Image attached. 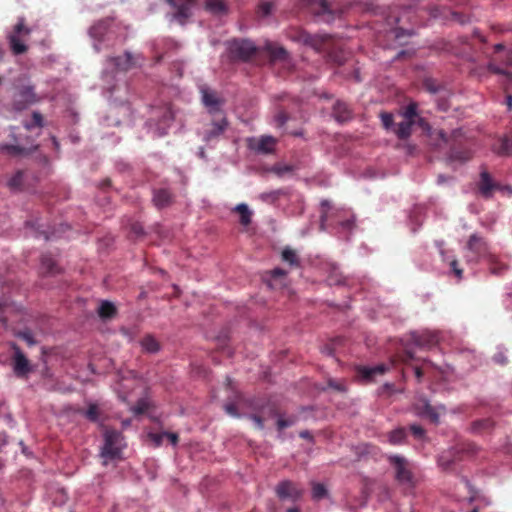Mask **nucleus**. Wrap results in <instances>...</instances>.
Masks as SVG:
<instances>
[{"mask_svg":"<svg viewBox=\"0 0 512 512\" xmlns=\"http://www.w3.org/2000/svg\"><path fill=\"white\" fill-rule=\"evenodd\" d=\"M433 145L438 148L449 146V159L451 161L465 162L471 159V151L462 147L463 133L461 129H455L450 135L444 130H436L430 135Z\"/></svg>","mask_w":512,"mask_h":512,"instance_id":"f257e3e1","label":"nucleus"},{"mask_svg":"<svg viewBox=\"0 0 512 512\" xmlns=\"http://www.w3.org/2000/svg\"><path fill=\"white\" fill-rule=\"evenodd\" d=\"M39 100L35 87L27 76H20L15 80L12 94V106L15 110L22 111Z\"/></svg>","mask_w":512,"mask_h":512,"instance_id":"f03ea898","label":"nucleus"},{"mask_svg":"<svg viewBox=\"0 0 512 512\" xmlns=\"http://www.w3.org/2000/svg\"><path fill=\"white\" fill-rule=\"evenodd\" d=\"M104 444L101 448V457L105 459L104 464L107 460H118L122 458V450L125 446L123 443L124 437L121 432L105 427L104 432Z\"/></svg>","mask_w":512,"mask_h":512,"instance_id":"7ed1b4c3","label":"nucleus"},{"mask_svg":"<svg viewBox=\"0 0 512 512\" xmlns=\"http://www.w3.org/2000/svg\"><path fill=\"white\" fill-rule=\"evenodd\" d=\"M387 461L394 469L395 480L398 484L406 488H413L415 486L416 478L412 471L411 463L407 458L401 455H389Z\"/></svg>","mask_w":512,"mask_h":512,"instance_id":"20e7f679","label":"nucleus"},{"mask_svg":"<svg viewBox=\"0 0 512 512\" xmlns=\"http://www.w3.org/2000/svg\"><path fill=\"white\" fill-rule=\"evenodd\" d=\"M478 447L472 442H461L452 449L443 452L438 463L444 470H451L453 465L464 458V456H472L476 454Z\"/></svg>","mask_w":512,"mask_h":512,"instance_id":"39448f33","label":"nucleus"},{"mask_svg":"<svg viewBox=\"0 0 512 512\" xmlns=\"http://www.w3.org/2000/svg\"><path fill=\"white\" fill-rule=\"evenodd\" d=\"M228 50L233 59L247 61L258 52L256 45L247 39H234L229 42Z\"/></svg>","mask_w":512,"mask_h":512,"instance_id":"423d86ee","label":"nucleus"},{"mask_svg":"<svg viewBox=\"0 0 512 512\" xmlns=\"http://www.w3.org/2000/svg\"><path fill=\"white\" fill-rule=\"evenodd\" d=\"M31 30L25 26L24 19L21 18L14 26L12 33L8 36L10 49L14 55L24 54L28 47L23 43L21 37L28 36Z\"/></svg>","mask_w":512,"mask_h":512,"instance_id":"0eeeda50","label":"nucleus"},{"mask_svg":"<svg viewBox=\"0 0 512 512\" xmlns=\"http://www.w3.org/2000/svg\"><path fill=\"white\" fill-rule=\"evenodd\" d=\"M415 414L421 418L428 419L432 424L437 425L440 417L446 413L444 405L433 406L426 399L420 400L414 405Z\"/></svg>","mask_w":512,"mask_h":512,"instance_id":"6e6552de","label":"nucleus"},{"mask_svg":"<svg viewBox=\"0 0 512 512\" xmlns=\"http://www.w3.org/2000/svg\"><path fill=\"white\" fill-rule=\"evenodd\" d=\"M172 8V20H175L180 25L186 24L188 19L192 16V8L197 0H165Z\"/></svg>","mask_w":512,"mask_h":512,"instance_id":"1a4fd4ad","label":"nucleus"},{"mask_svg":"<svg viewBox=\"0 0 512 512\" xmlns=\"http://www.w3.org/2000/svg\"><path fill=\"white\" fill-rule=\"evenodd\" d=\"M291 37L293 40L308 45L317 51L325 50L327 48V42L330 39V36L328 34L313 35L302 29L295 31Z\"/></svg>","mask_w":512,"mask_h":512,"instance_id":"9d476101","label":"nucleus"},{"mask_svg":"<svg viewBox=\"0 0 512 512\" xmlns=\"http://www.w3.org/2000/svg\"><path fill=\"white\" fill-rule=\"evenodd\" d=\"M467 258L469 261H479L480 258H488L490 253L487 242L477 234H472L467 242Z\"/></svg>","mask_w":512,"mask_h":512,"instance_id":"9b49d317","label":"nucleus"},{"mask_svg":"<svg viewBox=\"0 0 512 512\" xmlns=\"http://www.w3.org/2000/svg\"><path fill=\"white\" fill-rule=\"evenodd\" d=\"M10 346L13 350L12 366L15 375L18 378H27L28 374L32 371L29 360L16 343H11Z\"/></svg>","mask_w":512,"mask_h":512,"instance_id":"f8f14e48","label":"nucleus"},{"mask_svg":"<svg viewBox=\"0 0 512 512\" xmlns=\"http://www.w3.org/2000/svg\"><path fill=\"white\" fill-rule=\"evenodd\" d=\"M275 493L280 500L296 502L303 496L304 490L290 480H283L275 487Z\"/></svg>","mask_w":512,"mask_h":512,"instance_id":"ddd939ff","label":"nucleus"},{"mask_svg":"<svg viewBox=\"0 0 512 512\" xmlns=\"http://www.w3.org/2000/svg\"><path fill=\"white\" fill-rule=\"evenodd\" d=\"M478 189L480 194L484 198H491L494 191H508L512 193V187L510 186H502L501 184L494 182L491 175L487 171H482L480 173V180L478 182Z\"/></svg>","mask_w":512,"mask_h":512,"instance_id":"4468645a","label":"nucleus"},{"mask_svg":"<svg viewBox=\"0 0 512 512\" xmlns=\"http://www.w3.org/2000/svg\"><path fill=\"white\" fill-rule=\"evenodd\" d=\"M229 122L224 114L213 115V119L204 132L203 139L206 142L218 139L228 128Z\"/></svg>","mask_w":512,"mask_h":512,"instance_id":"2eb2a0df","label":"nucleus"},{"mask_svg":"<svg viewBox=\"0 0 512 512\" xmlns=\"http://www.w3.org/2000/svg\"><path fill=\"white\" fill-rule=\"evenodd\" d=\"M355 370L359 381L367 384L373 382L377 375H384L389 370V366L386 364H378L374 367L357 366Z\"/></svg>","mask_w":512,"mask_h":512,"instance_id":"dca6fc26","label":"nucleus"},{"mask_svg":"<svg viewBox=\"0 0 512 512\" xmlns=\"http://www.w3.org/2000/svg\"><path fill=\"white\" fill-rule=\"evenodd\" d=\"M411 341L420 348L430 349L438 344L439 336L438 333L431 331L413 332Z\"/></svg>","mask_w":512,"mask_h":512,"instance_id":"f3484780","label":"nucleus"},{"mask_svg":"<svg viewBox=\"0 0 512 512\" xmlns=\"http://www.w3.org/2000/svg\"><path fill=\"white\" fill-rule=\"evenodd\" d=\"M202 100L211 115L223 114L221 106L224 101L217 96L216 92L209 89H202Z\"/></svg>","mask_w":512,"mask_h":512,"instance_id":"a211bd4d","label":"nucleus"},{"mask_svg":"<svg viewBox=\"0 0 512 512\" xmlns=\"http://www.w3.org/2000/svg\"><path fill=\"white\" fill-rule=\"evenodd\" d=\"M431 15L434 18L450 19L454 22L465 24L470 21V18L462 12L452 11L448 8L434 7L431 10Z\"/></svg>","mask_w":512,"mask_h":512,"instance_id":"6ab92c4d","label":"nucleus"},{"mask_svg":"<svg viewBox=\"0 0 512 512\" xmlns=\"http://www.w3.org/2000/svg\"><path fill=\"white\" fill-rule=\"evenodd\" d=\"M159 119L157 121V136L161 137L167 134V129L174 121V112L170 105H166L159 110Z\"/></svg>","mask_w":512,"mask_h":512,"instance_id":"aec40b11","label":"nucleus"},{"mask_svg":"<svg viewBox=\"0 0 512 512\" xmlns=\"http://www.w3.org/2000/svg\"><path fill=\"white\" fill-rule=\"evenodd\" d=\"M138 58L139 56L125 52L122 56L111 57L109 61L114 65L117 71L126 72L136 67Z\"/></svg>","mask_w":512,"mask_h":512,"instance_id":"412c9836","label":"nucleus"},{"mask_svg":"<svg viewBox=\"0 0 512 512\" xmlns=\"http://www.w3.org/2000/svg\"><path fill=\"white\" fill-rule=\"evenodd\" d=\"M112 24H113L112 18H105V19L98 21L90 28L89 32H90L91 37L97 39L98 41H104L106 39V37L108 36V34L110 33Z\"/></svg>","mask_w":512,"mask_h":512,"instance_id":"4be33fe9","label":"nucleus"},{"mask_svg":"<svg viewBox=\"0 0 512 512\" xmlns=\"http://www.w3.org/2000/svg\"><path fill=\"white\" fill-rule=\"evenodd\" d=\"M276 139L272 136H261L259 139L254 140L250 147L261 154H271L275 150Z\"/></svg>","mask_w":512,"mask_h":512,"instance_id":"5701e85b","label":"nucleus"},{"mask_svg":"<svg viewBox=\"0 0 512 512\" xmlns=\"http://www.w3.org/2000/svg\"><path fill=\"white\" fill-rule=\"evenodd\" d=\"M174 200V195L172 192L167 188H159L154 189L153 191V204L158 209H163L165 207H168L172 204Z\"/></svg>","mask_w":512,"mask_h":512,"instance_id":"b1692460","label":"nucleus"},{"mask_svg":"<svg viewBox=\"0 0 512 512\" xmlns=\"http://www.w3.org/2000/svg\"><path fill=\"white\" fill-rule=\"evenodd\" d=\"M307 4L315 15L325 17V21L333 19V13L326 0H307Z\"/></svg>","mask_w":512,"mask_h":512,"instance_id":"393cba45","label":"nucleus"},{"mask_svg":"<svg viewBox=\"0 0 512 512\" xmlns=\"http://www.w3.org/2000/svg\"><path fill=\"white\" fill-rule=\"evenodd\" d=\"M204 9L213 15H224L229 11L225 0H202Z\"/></svg>","mask_w":512,"mask_h":512,"instance_id":"a878e982","label":"nucleus"},{"mask_svg":"<svg viewBox=\"0 0 512 512\" xmlns=\"http://www.w3.org/2000/svg\"><path fill=\"white\" fill-rule=\"evenodd\" d=\"M142 350L146 353L155 354L160 351V342L152 335L146 334L140 341Z\"/></svg>","mask_w":512,"mask_h":512,"instance_id":"bb28decb","label":"nucleus"},{"mask_svg":"<svg viewBox=\"0 0 512 512\" xmlns=\"http://www.w3.org/2000/svg\"><path fill=\"white\" fill-rule=\"evenodd\" d=\"M265 49L272 61H286L288 59V52L281 46L267 43Z\"/></svg>","mask_w":512,"mask_h":512,"instance_id":"cd10ccee","label":"nucleus"},{"mask_svg":"<svg viewBox=\"0 0 512 512\" xmlns=\"http://www.w3.org/2000/svg\"><path fill=\"white\" fill-rule=\"evenodd\" d=\"M494 427V422L489 419L475 420L471 424V432L475 434H485L490 432Z\"/></svg>","mask_w":512,"mask_h":512,"instance_id":"c85d7f7f","label":"nucleus"},{"mask_svg":"<svg viewBox=\"0 0 512 512\" xmlns=\"http://www.w3.org/2000/svg\"><path fill=\"white\" fill-rule=\"evenodd\" d=\"M494 151L499 155H509L512 153V131L499 139L497 145L494 146Z\"/></svg>","mask_w":512,"mask_h":512,"instance_id":"c756f323","label":"nucleus"},{"mask_svg":"<svg viewBox=\"0 0 512 512\" xmlns=\"http://www.w3.org/2000/svg\"><path fill=\"white\" fill-rule=\"evenodd\" d=\"M333 114L337 121L345 122L351 117V111L344 102L337 101L333 106Z\"/></svg>","mask_w":512,"mask_h":512,"instance_id":"7c9ffc66","label":"nucleus"},{"mask_svg":"<svg viewBox=\"0 0 512 512\" xmlns=\"http://www.w3.org/2000/svg\"><path fill=\"white\" fill-rule=\"evenodd\" d=\"M413 124V122L404 119L402 122L397 124L394 132L399 139L405 140L410 137Z\"/></svg>","mask_w":512,"mask_h":512,"instance_id":"2f4dec72","label":"nucleus"},{"mask_svg":"<svg viewBox=\"0 0 512 512\" xmlns=\"http://www.w3.org/2000/svg\"><path fill=\"white\" fill-rule=\"evenodd\" d=\"M281 258L284 262L288 263L291 267L297 268L300 266V258L296 251L290 247L283 249Z\"/></svg>","mask_w":512,"mask_h":512,"instance_id":"473e14b6","label":"nucleus"},{"mask_svg":"<svg viewBox=\"0 0 512 512\" xmlns=\"http://www.w3.org/2000/svg\"><path fill=\"white\" fill-rule=\"evenodd\" d=\"M117 313L115 305L109 301H102L98 308V314L102 319H111Z\"/></svg>","mask_w":512,"mask_h":512,"instance_id":"72a5a7b5","label":"nucleus"},{"mask_svg":"<svg viewBox=\"0 0 512 512\" xmlns=\"http://www.w3.org/2000/svg\"><path fill=\"white\" fill-rule=\"evenodd\" d=\"M41 268L48 274H55L59 272L58 266L50 254L42 255Z\"/></svg>","mask_w":512,"mask_h":512,"instance_id":"f704fd0d","label":"nucleus"},{"mask_svg":"<svg viewBox=\"0 0 512 512\" xmlns=\"http://www.w3.org/2000/svg\"><path fill=\"white\" fill-rule=\"evenodd\" d=\"M406 430L403 427L397 428L388 434V441L392 445H400L406 439Z\"/></svg>","mask_w":512,"mask_h":512,"instance_id":"c9c22d12","label":"nucleus"},{"mask_svg":"<svg viewBox=\"0 0 512 512\" xmlns=\"http://www.w3.org/2000/svg\"><path fill=\"white\" fill-rule=\"evenodd\" d=\"M488 263H489V270L491 274L493 275H501L504 273L507 269V266L501 262H499L495 255L491 254L489 255Z\"/></svg>","mask_w":512,"mask_h":512,"instance_id":"e433bc0d","label":"nucleus"},{"mask_svg":"<svg viewBox=\"0 0 512 512\" xmlns=\"http://www.w3.org/2000/svg\"><path fill=\"white\" fill-rule=\"evenodd\" d=\"M285 195H287V191L285 189H277L274 191L262 193L260 195V198L264 202L274 204L278 201V199L281 196H285Z\"/></svg>","mask_w":512,"mask_h":512,"instance_id":"4c0bfd02","label":"nucleus"},{"mask_svg":"<svg viewBox=\"0 0 512 512\" xmlns=\"http://www.w3.org/2000/svg\"><path fill=\"white\" fill-rule=\"evenodd\" d=\"M235 210L240 214V223L243 226H248L251 223L252 213L248 206L244 203L238 204Z\"/></svg>","mask_w":512,"mask_h":512,"instance_id":"58836bf2","label":"nucleus"},{"mask_svg":"<svg viewBox=\"0 0 512 512\" xmlns=\"http://www.w3.org/2000/svg\"><path fill=\"white\" fill-rule=\"evenodd\" d=\"M100 410L97 404L90 403L83 415L91 422H98L100 419Z\"/></svg>","mask_w":512,"mask_h":512,"instance_id":"ea45409f","label":"nucleus"},{"mask_svg":"<svg viewBox=\"0 0 512 512\" xmlns=\"http://www.w3.org/2000/svg\"><path fill=\"white\" fill-rule=\"evenodd\" d=\"M0 152H5L9 155L18 156L26 152V149L19 145L4 144L0 145Z\"/></svg>","mask_w":512,"mask_h":512,"instance_id":"a19ab883","label":"nucleus"},{"mask_svg":"<svg viewBox=\"0 0 512 512\" xmlns=\"http://www.w3.org/2000/svg\"><path fill=\"white\" fill-rule=\"evenodd\" d=\"M402 116L405 120L411 121L414 123L415 118L417 116V104L416 103H410L408 104L403 112Z\"/></svg>","mask_w":512,"mask_h":512,"instance_id":"79ce46f5","label":"nucleus"},{"mask_svg":"<svg viewBox=\"0 0 512 512\" xmlns=\"http://www.w3.org/2000/svg\"><path fill=\"white\" fill-rule=\"evenodd\" d=\"M24 127L27 130H31L34 127H39V128L43 127V116L41 115V113H39L37 111H34L32 113V121L31 122H25L24 123Z\"/></svg>","mask_w":512,"mask_h":512,"instance_id":"37998d69","label":"nucleus"},{"mask_svg":"<svg viewBox=\"0 0 512 512\" xmlns=\"http://www.w3.org/2000/svg\"><path fill=\"white\" fill-rule=\"evenodd\" d=\"M327 495L325 486L321 483H313L312 485V497L315 500H320Z\"/></svg>","mask_w":512,"mask_h":512,"instance_id":"c03bdc74","label":"nucleus"},{"mask_svg":"<svg viewBox=\"0 0 512 512\" xmlns=\"http://www.w3.org/2000/svg\"><path fill=\"white\" fill-rule=\"evenodd\" d=\"M273 9V4L271 2H263L258 6L257 16L264 18L271 14Z\"/></svg>","mask_w":512,"mask_h":512,"instance_id":"a18cd8bd","label":"nucleus"},{"mask_svg":"<svg viewBox=\"0 0 512 512\" xmlns=\"http://www.w3.org/2000/svg\"><path fill=\"white\" fill-rule=\"evenodd\" d=\"M271 171L273 173H275L277 176L282 177L286 173L292 172L293 171V167L290 166V165H285V164H275L271 168Z\"/></svg>","mask_w":512,"mask_h":512,"instance_id":"49530a36","label":"nucleus"},{"mask_svg":"<svg viewBox=\"0 0 512 512\" xmlns=\"http://www.w3.org/2000/svg\"><path fill=\"white\" fill-rule=\"evenodd\" d=\"M297 421V418L295 416H291V417H288V418H278L277 420V428L279 431L285 429V428H288L292 425H294Z\"/></svg>","mask_w":512,"mask_h":512,"instance_id":"de8ad7c7","label":"nucleus"},{"mask_svg":"<svg viewBox=\"0 0 512 512\" xmlns=\"http://www.w3.org/2000/svg\"><path fill=\"white\" fill-rule=\"evenodd\" d=\"M380 119L382 121V125L385 129H391L394 125L393 114L389 112H381Z\"/></svg>","mask_w":512,"mask_h":512,"instance_id":"09e8293b","label":"nucleus"},{"mask_svg":"<svg viewBox=\"0 0 512 512\" xmlns=\"http://www.w3.org/2000/svg\"><path fill=\"white\" fill-rule=\"evenodd\" d=\"M17 337L27 343L28 346L32 347L36 344V341L29 330H23L17 333Z\"/></svg>","mask_w":512,"mask_h":512,"instance_id":"8fccbe9b","label":"nucleus"},{"mask_svg":"<svg viewBox=\"0 0 512 512\" xmlns=\"http://www.w3.org/2000/svg\"><path fill=\"white\" fill-rule=\"evenodd\" d=\"M338 226L343 230V231H351L354 226H355V219L354 217H349L347 219H343V220H340L338 222Z\"/></svg>","mask_w":512,"mask_h":512,"instance_id":"3c124183","label":"nucleus"},{"mask_svg":"<svg viewBox=\"0 0 512 512\" xmlns=\"http://www.w3.org/2000/svg\"><path fill=\"white\" fill-rule=\"evenodd\" d=\"M289 116L284 110H280L274 117V120L278 127H282L288 121Z\"/></svg>","mask_w":512,"mask_h":512,"instance_id":"603ef678","label":"nucleus"},{"mask_svg":"<svg viewBox=\"0 0 512 512\" xmlns=\"http://www.w3.org/2000/svg\"><path fill=\"white\" fill-rule=\"evenodd\" d=\"M410 431L416 439H422L425 436V430L420 425L412 424L410 426Z\"/></svg>","mask_w":512,"mask_h":512,"instance_id":"864d4df0","label":"nucleus"},{"mask_svg":"<svg viewBox=\"0 0 512 512\" xmlns=\"http://www.w3.org/2000/svg\"><path fill=\"white\" fill-rule=\"evenodd\" d=\"M328 386L336 391L339 392H345L346 391V385L344 382H339L334 379L328 380Z\"/></svg>","mask_w":512,"mask_h":512,"instance_id":"5fc2aeb1","label":"nucleus"},{"mask_svg":"<svg viewBox=\"0 0 512 512\" xmlns=\"http://www.w3.org/2000/svg\"><path fill=\"white\" fill-rule=\"evenodd\" d=\"M271 280L276 281L278 279H284L287 276V271L282 268H275L271 272Z\"/></svg>","mask_w":512,"mask_h":512,"instance_id":"6e6d98bb","label":"nucleus"},{"mask_svg":"<svg viewBox=\"0 0 512 512\" xmlns=\"http://www.w3.org/2000/svg\"><path fill=\"white\" fill-rule=\"evenodd\" d=\"M224 409L232 417H239L237 406L234 403H226Z\"/></svg>","mask_w":512,"mask_h":512,"instance_id":"4d7b16f0","label":"nucleus"},{"mask_svg":"<svg viewBox=\"0 0 512 512\" xmlns=\"http://www.w3.org/2000/svg\"><path fill=\"white\" fill-rule=\"evenodd\" d=\"M250 419L253 420L257 429L262 430L264 428V418L259 414H251Z\"/></svg>","mask_w":512,"mask_h":512,"instance_id":"13d9d810","label":"nucleus"},{"mask_svg":"<svg viewBox=\"0 0 512 512\" xmlns=\"http://www.w3.org/2000/svg\"><path fill=\"white\" fill-rule=\"evenodd\" d=\"M424 86L431 93H437L439 90V86L432 79H426Z\"/></svg>","mask_w":512,"mask_h":512,"instance_id":"bf43d9fd","label":"nucleus"},{"mask_svg":"<svg viewBox=\"0 0 512 512\" xmlns=\"http://www.w3.org/2000/svg\"><path fill=\"white\" fill-rule=\"evenodd\" d=\"M22 176H23V173L22 172H17L9 181V185L11 187H18L20 186L21 182H22Z\"/></svg>","mask_w":512,"mask_h":512,"instance_id":"052dcab7","label":"nucleus"},{"mask_svg":"<svg viewBox=\"0 0 512 512\" xmlns=\"http://www.w3.org/2000/svg\"><path fill=\"white\" fill-rule=\"evenodd\" d=\"M150 439L155 443V445L158 447L162 444V441L164 439V432L162 433H151L149 434Z\"/></svg>","mask_w":512,"mask_h":512,"instance_id":"680f3d73","label":"nucleus"},{"mask_svg":"<svg viewBox=\"0 0 512 512\" xmlns=\"http://www.w3.org/2000/svg\"><path fill=\"white\" fill-rule=\"evenodd\" d=\"M164 438H167L173 446H176L179 441L178 434L173 432H164Z\"/></svg>","mask_w":512,"mask_h":512,"instance_id":"e2e57ef3","label":"nucleus"},{"mask_svg":"<svg viewBox=\"0 0 512 512\" xmlns=\"http://www.w3.org/2000/svg\"><path fill=\"white\" fill-rule=\"evenodd\" d=\"M450 267L452 269V271L454 272V274L459 278L461 279L462 278V274H463V270L459 268V263L457 260H453L451 261L450 263Z\"/></svg>","mask_w":512,"mask_h":512,"instance_id":"0e129e2a","label":"nucleus"},{"mask_svg":"<svg viewBox=\"0 0 512 512\" xmlns=\"http://www.w3.org/2000/svg\"><path fill=\"white\" fill-rule=\"evenodd\" d=\"M413 359L414 353L409 349H406L404 353L401 355V361L405 364L409 363Z\"/></svg>","mask_w":512,"mask_h":512,"instance_id":"69168bd1","label":"nucleus"},{"mask_svg":"<svg viewBox=\"0 0 512 512\" xmlns=\"http://www.w3.org/2000/svg\"><path fill=\"white\" fill-rule=\"evenodd\" d=\"M488 69H489V71H491L492 73H495V74H505V75H508V73L506 71H504L503 69L497 67L493 63H489Z\"/></svg>","mask_w":512,"mask_h":512,"instance_id":"338daca9","label":"nucleus"},{"mask_svg":"<svg viewBox=\"0 0 512 512\" xmlns=\"http://www.w3.org/2000/svg\"><path fill=\"white\" fill-rule=\"evenodd\" d=\"M8 444V435L5 431L0 432V450Z\"/></svg>","mask_w":512,"mask_h":512,"instance_id":"774afa93","label":"nucleus"}]
</instances>
